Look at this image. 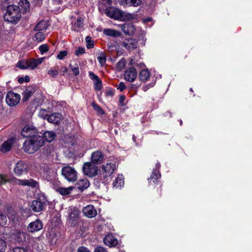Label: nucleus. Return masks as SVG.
Listing matches in <instances>:
<instances>
[{
	"mask_svg": "<svg viewBox=\"0 0 252 252\" xmlns=\"http://www.w3.org/2000/svg\"><path fill=\"white\" fill-rule=\"evenodd\" d=\"M23 137L27 138L23 144V151L30 154H33L44 144L41 134L33 126H25L21 131Z\"/></svg>",
	"mask_w": 252,
	"mask_h": 252,
	"instance_id": "1",
	"label": "nucleus"
},
{
	"mask_svg": "<svg viewBox=\"0 0 252 252\" xmlns=\"http://www.w3.org/2000/svg\"><path fill=\"white\" fill-rule=\"evenodd\" d=\"M21 15L19 7L14 5H11L7 7L6 12L3 18L5 21L17 23L21 18Z\"/></svg>",
	"mask_w": 252,
	"mask_h": 252,
	"instance_id": "2",
	"label": "nucleus"
},
{
	"mask_svg": "<svg viewBox=\"0 0 252 252\" xmlns=\"http://www.w3.org/2000/svg\"><path fill=\"white\" fill-rule=\"evenodd\" d=\"M62 174L68 181L74 182L77 179V173L74 168L69 166H65L62 169Z\"/></svg>",
	"mask_w": 252,
	"mask_h": 252,
	"instance_id": "3",
	"label": "nucleus"
},
{
	"mask_svg": "<svg viewBox=\"0 0 252 252\" xmlns=\"http://www.w3.org/2000/svg\"><path fill=\"white\" fill-rule=\"evenodd\" d=\"M9 183L12 185H18L23 186H29L32 188H36L38 187V183L33 180L30 179H18L15 177L10 178Z\"/></svg>",
	"mask_w": 252,
	"mask_h": 252,
	"instance_id": "4",
	"label": "nucleus"
},
{
	"mask_svg": "<svg viewBox=\"0 0 252 252\" xmlns=\"http://www.w3.org/2000/svg\"><path fill=\"white\" fill-rule=\"evenodd\" d=\"M82 170L85 175L91 177L96 175L98 171L97 167L92 161L84 163Z\"/></svg>",
	"mask_w": 252,
	"mask_h": 252,
	"instance_id": "5",
	"label": "nucleus"
},
{
	"mask_svg": "<svg viewBox=\"0 0 252 252\" xmlns=\"http://www.w3.org/2000/svg\"><path fill=\"white\" fill-rule=\"evenodd\" d=\"M116 168V165L114 163H107L102 166L101 174L104 179H106L113 174Z\"/></svg>",
	"mask_w": 252,
	"mask_h": 252,
	"instance_id": "6",
	"label": "nucleus"
},
{
	"mask_svg": "<svg viewBox=\"0 0 252 252\" xmlns=\"http://www.w3.org/2000/svg\"><path fill=\"white\" fill-rule=\"evenodd\" d=\"M20 98L21 97L19 94L9 92L6 95L5 100L8 105L13 106L19 103Z\"/></svg>",
	"mask_w": 252,
	"mask_h": 252,
	"instance_id": "7",
	"label": "nucleus"
},
{
	"mask_svg": "<svg viewBox=\"0 0 252 252\" xmlns=\"http://www.w3.org/2000/svg\"><path fill=\"white\" fill-rule=\"evenodd\" d=\"M103 11H104L105 14L110 18L119 20L120 18L121 10L118 8L110 7L106 8L105 10H103Z\"/></svg>",
	"mask_w": 252,
	"mask_h": 252,
	"instance_id": "8",
	"label": "nucleus"
},
{
	"mask_svg": "<svg viewBox=\"0 0 252 252\" xmlns=\"http://www.w3.org/2000/svg\"><path fill=\"white\" fill-rule=\"evenodd\" d=\"M122 45L126 50L131 51L137 48L138 42L134 38H126L122 42Z\"/></svg>",
	"mask_w": 252,
	"mask_h": 252,
	"instance_id": "9",
	"label": "nucleus"
},
{
	"mask_svg": "<svg viewBox=\"0 0 252 252\" xmlns=\"http://www.w3.org/2000/svg\"><path fill=\"white\" fill-rule=\"evenodd\" d=\"M26 233L20 230H16L11 234L10 241L13 243L22 242L25 241Z\"/></svg>",
	"mask_w": 252,
	"mask_h": 252,
	"instance_id": "10",
	"label": "nucleus"
},
{
	"mask_svg": "<svg viewBox=\"0 0 252 252\" xmlns=\"http://www.w3.org/2000/svg\"><path fill=\"white\" fill-rule=\"evenodd\" d=\"M137 76V71L134 67H130L127 69L124 73L125 79L131 82H133L135 80Z\"/></svg>",
	"mask_w": 252,
	"mask_h": 252,
	"instance_id": "11",
	"label": "nucleus"
},
{
	"mask_svg": "<svg viewBox=\"0 0 252 252\" xmlns=\"http://www.w3.org/2000/svg\"><path fill=\"white\" fill-rule=\"evenodd\" d=\"M104 159V155L100 151H96L91 155V161L94 164H99Z\"/></svg>",
	"mask_w": 252,
	"mask_h": 252,
	"instance_id": "12",
	"label": "nucleus"
},
{
	"mask_svg": "<svg viewBox=\"0 0 252 252\" xmlns=\"http://www.w3.org/2000/svg\"><path fill=\"white\" fill-rule=\"evenodd\" d=\"M43 227L42 222L39 220H36L31 222L27 227V230L32 233L36 232L41 230Z\"/></svg>",
	"mask_w": 252,
	"mask_h": 252,
	"instance_id": "13",
	"label": "nucleus"
},
{
	"mask_svg": "<svg viewBox=\"0 0 252 252\" xmlns=\"http://www.w3.org/2000/svg\"><path fill=\"white\" fill-rule=\"evenodd\" d=\"M83 212L85 216L92 218L97 215V211L92 205H88L83 209Z\"/></svg>",
	"mask_w": 252,
	"mask_h": 252,
	"instance_id": "14",
	"label": "nucleus"
},
{
	"mask_svg": "<svg viewBox=\"0 0 252 252\" xmlns=\"http://www.w3.org/2000/svg\"><path fill=\"white\" fill-rule=\"evenodd\" d=\"M27 169V165L23 161L18 162L14 169L15 174L20 176L22 175Z\"/></svg>",
	"mask_w": 252,
	"mask_h": 252,
	"instance_id": "15",
	"label": "nucleus"
},
{
	"mask_svg": "<svg viewBox=\"0 0 252 252\" xmlns=\"http://www.w3.org/2000/svg\"><path fill=\"white\" fill-rule=\"evenodd\" d=\"M14 143V139L10 138L4 141L0 146V151L2 153H6L10 150Z\"/></svg>",
	"mask_w": 252,
	"mask_h": 252,
	"instance_id": "16",
	"label": "nucleus"
},
{
	"mask_svg": "<svg viewBox=\"0 0 252 252\" xmlns=\"http://www.w3.org/2000/svg\"><path fill=\"white\" fill-rule=\"evenodd\" d=\"M104 244L109 247H114L118 244V240L112 234L107 235L103 239Z\"/></svg>",
	"mask_w": 252,
	"mask_h": 252,
	"instance_id": "17",
	"label": "nucleus"
},
{
	"mask_svg": "<svg viewBox=\"0 0 252 252\" xmlns=\"http://www.w3.org/2000/svg\"><path fill=\"white\" fill-rule=\"evenodd\" d=\"M62 119V115L59 113H54L47 117L49 123L58 125Z\"/></svg>",
	"mask_w": 252,
	"mask_h": 252,
	"instance_id": "18",
	"label": "nucleus"
},
{
	"mask_svg": "<svg viewBox=\"0 0 252 252\" xmlns=\"http://www.w3.org/2000/svg\"><path fill=\"white\" fill-rule=\"evenodd\" d=\"M44 58H38V59H30L27 60L28 63V68H30L31 69H34L38 65L41 64L43 62Z\"/></svg>",
	"mask_w": 252,
	"mask_h": 252,
	"instance_id": "19",
	"label": "nucleus"
},
{
	"mask_svg": "<svg viewBox=\"0 0 252 252\" xmlns=\"http://www.w3.org/2000/svg\"><path fill=\"white\" fill-rule=\"evenodd\" d=\"M31 208L34 212H40L43 209V203L39 200H33L32 202Z\"/></svg>",
	"mask_w": 252,
	"mask_h": 252,
	"instance_id": "20",
	"label": "nucleus"
},
{
	"mask_svg": "<svg viewBox=\"0 0 252 252\" xmlns=\"http://www.w3.org/2000/svg\"><path fill=\"white\" fill-rule=\"evenodd\" d=\"M136 18V15L121 11L119 20L130 21Z\"/></svg>",
	"mask_w": 252,
	"mask_h": 252,
	"instance_id": "21",
	"label": "nucleus"
},
{
	"mask_svg": "<svg viewBox=\"0 0 252 252\" xmlns=\"http://www.w3.org/2000/svg\"><path fill=\"white\" fill-rule=\"evenodd\" d=\"M77 186L78 189L83 191L84 189H87L90 186V183L89 181L86 179H83L82 180H79L77 184Z\"/></svg>",
	"mask_w": 252,
	"mask_h": 252,
	"instance_id": "22",
	"label": "nucleus"
},
{
	"mask_svg": "<svg viewBox=\"0 0 252 252\" xmlns=\"http://www.w3.org/2000/svg\"><path fill=\"white\" fill-rule=\"evenodd\" d=\"M103 32L107 36L113 37H118L121 35V33L119 31L111 29H104L103 31Z\"/></svg>",
	"mask_w": 252,
	"mask_h": 252,
	"instance_id": "23",
	"label": "nucleus"
},
{
	"mask_svg": "<svg viewBox=\"0 0 252 252\" xmlns=\"http://www.w3.org/2000/svg\"><path fill=\"white\" fill-rule=\"evenodd\" d=\"M141 0H122L121 4L123 5L138 6L141 4Z\"/></svg>",
	"mask_w": 252,
	"mask_h": 252,
	"instance_id": "24",
	"label": "nucleus"
},
{
	"mask_svg": "<svg viewBox=\"0 0 252 252\" xmlns=\"http://www.w3.org/2000/svg\"><path fill=\"white\" fill-rule=\"evenodd\" d=\"M84 18L79 17L74 22L72 26V28L74 31H78L79 29L82 28L84 26Z\"/></svg>",
	"mask_w": 252,
	"mask_h": 252,
	"instance_id": "25",
	"label": "nucleus"
},
{
	"mask_svg": "<svg viewBox=\"0 0 252 252\" xmlns=\"http://www.w3.org/2000/svg\"><path fill=\"white\" fill-rule=\"evenodd\" d=\"M44 141H46L48 142L52 141L56 137V134L53 131H46L42 135Z\"/></svg>",
	"mask_w": 252,
	"mask_h": 252,
	"instance_id": "26",
	"label": "nucleus"
},
{
	"mask_svg": "<svg viewBox=\"0 0 252 252\" xmlns=\"http://www.w3.org/2000/svg\"><path fill=\"white\" fill-rule=\"evenodd\" d=\"M124 184V177L119 175L113 182V187L116 189L121 188Z\"/></svg>",
	"mask_w": 252,
	"mask_h": 252,
	"instance_id": "27",
	"label": "nucleus"
},
{
	"mask_svg": "<svg viewBox=\"0 0 252 252\" xmlns=\"http://www.w3.org/2000/svg\"><path fill=\"white\" fill-rule=\"evenodd\" d=\"M73 187H69L68 188H58L57 191L62 195H66L70 194L73 189Z\"/></svg>",
	"mask_w": 252,
	"mask_h": 252,
	"instance_id": "28",
	"label": "nucleus"
},
{
	"mask_svg": "<svg viewBox=\"0 0 252 252\" xmlns=\"http://www.w3.org/2000/svg\"><path fill=\"white\" fill-rule=\"evenodd\" d=\"M150 73L147 69H143L139 73V78L141 81L146 82L148 81L150 78Z\"/></svg>",
	"mask_w": 252,
	"mask_h": 252,
	"instance_id": "29",
	"label": "nucleus"
},
{
	"mask_svg": "<svg viewBox=\"0 0 252 252\" xmlns=\"http://www.w3.org/2000/svg\"><path fill=\"white\" fill-rule=\"evenodd\" d=\"M48 26V23L45 21H41L37 23L34 27V31H42L47 29Z\"/></svg>",
	"mask_w": 252,
	"mask_h": 252,
	"instance_id": "30",
	"label": "nucleus"
},
{
	"mask_svg": "<svg viewBox=\"0 0 252 252\" xmlns=\"http://www.w3.org/2000/svg\"><path fill=\"white\" fill-rule=\"evenodd\" d=\"M21 10H23L24 13L30 11V5L29 2L27 0H21L19 2Z\"/></svg>",
	"mask_w": 252,
	"mask_h": 252,
	"instance_id": "31",
	"label": "nucleus"
},
{
	"mask_svg": "<svg viewBox=\"0 0 252 252\" xmlns=\"http://www.w3.org/2000/svg\"><path fill=\"white\" fill-rule=\"evenodd\" d=\"M159 177H160V175L159 174H157L156 171H153L150 178L148 179L149 184H152V183H153L154 184H156L158 183V179Z\"/></svg>",
	"mask_w": 252,
	"mask_h": 252,
	"instance_id": "32",
	"label": "nucleus"
},
{
	"mask_svg": "<svg viewBox=\"0 0 252 252\" xmlns=\"http://www.w3.org/2000/svg\"><path fill=\"white\" fill-rule=\"evenodd\" d=\"M47 73L49 77L56 78L59 75V71L56 67H53L47 70Z\"/></svg>",
	"mask_w": 252,
	"mask_h": 252,
	"instance_id": "33",
	"label": "nucleus"
},
{
	"mask_svg": "<svg viewBox=\"0 0 252 252\" xmlns=\"http://www.w3.org/2000/svg\"><path fill=\"white\" fill-rule=\"evenodd\" d=\"M45 39V35L42 32L38 31L34 34V40L38 42L43 41Z\"/></svg>",
	"mask_w": 252,
	"mask_h": 252,
	"instance_id": "34",
	"label": "nucleus"
},
{
	"mask_svg": "<svg viewBox=\"0 0 252 252\" xmlns=\"http://www.w3.org/2000/svg\"><path fill=\"white\" fill-rule=\"evenodd\" d=\"M126 64V60L124 58L121 59L116 64V69L117 71H120L124 69Z\"/></svg>",
	"mask_w": 252,
	"mask_h": 252,
	"instance_id": "35",
	"label": "nucleus"
},
{
	"mask_svg": "<svg viewBox=\"0 0 252 252\" xmlns=\"http://www.w3.org/2000/svg\"><path fill=\"white\" fill-rule=\"evenodd\" d=\"M79 216V211L76 209H73L70 210V212L69 215V219L73 221L76 220Z\"/></svg>",
	"mask_w": 252,
	"mask_h": 252,
	"instance_id": "36",
	"label": "nucleus"
},
{
	"mask_svg": "<svg viewBox=\"0 0 252 252\" xmlns=\"http://www.w3.org/2000/svg\"><path fill=\"white\" fill-rule=\"evenodd\" d=\"M10 178L5 174H0V186L9 183Z\"/></svg>",
	"mask_w": 252,
	"mask_h": 252,
	"instance_id": "37",
	"label": "nucleus"
},
{
	"mask_svg": "<svg viewBox=\"0 0 252 252\" xmlns=\"http://www.w3.org/2000/svg\"><path fill=\"white\" fill-rule=\"evenodd\" d=\"M97 60L101 66L104 65L105 64L106 61L105 55L103 53H100L97 57Z\"/></svg>",
	"mask_w": 252,
	"mask_h": 252,
	"instance_id": "38",
	"label": "nucleus"
},
{
	"mask_svg": "<svg viewBox=\"0 0 252 252\" xmlns=\"http://www.w3.org/2000/svg\"><path fill=\"white\" fill-rule=\"evenodd\" d=\"M32 93V92L29 89H26L23 94V100L27 101L31 96Z\"/></svg>",
	"mask_w": 252,
	"mask_h": 252,
	"instance_id": "39",
	"label": "nucleus"
},
{
	"mask_svg": "<svg viewBox=\"0 0 252 252\" xmlns=\"http://www.w3.org/2000/svg\"><path fill=\"white\" fill-rule=\"evenodd\" d=\"M126 30L128 32H129L128 33H126V34L130 35L132 34L134 32L135 28L133 25L131 24H126Z\"/></svg>",
	"mask_w": 252,
	"mask_h": 252,
	"instance_id": "40",
	"label": "nucleus"
},
{
	"mask_svg": "<svg viewBox=\"0 0 252 252\" xmlns=\"http://www.w3.org/2000/svg\"><path fill=\"white\" fill-rule=\"evenodd\" d=\"M92 106L94 110L96 111L98 114L102 115L104 114V111L97 104L93 103Z\"/></svg>",
	"mask_w": 252,
	"mask_h": 252,
	"instance_id": "41",
	"label": "nucleus"
},
{
	"mask_svg": "<svg viewBox=\"0 0 252 252\" xmlns=\"http://www.w3.org/2000/svg\"><path fill=\"white\" fill-rule=\"evenodd\" d=\"M16 66L19 67L21 69H27L28 68L27 61H21L19 62Z\"/></svg>",
	"mask_w": 252,
	"mask_h": 252,
	"instance_id": "42",
	"label": "nucleus"
},
{
	"mask_svg": "<svg viewBox=\"0 0 252 252\" xmlns=\"http://www.w3.org/2000/svg\"><path fill=\"white\" fill-rule=\"evenodd\" d=\"M86 41L87 43L86 46L88 49H91L94 47V42L91 40V37L90 36H87L86 37Z\"/></svg>",
	"mask_w": 252,
	"mask_h": 252,
	"instance_id": "43",
	"label": "nucleus"
},
{
	"mask_svg": "<svg viewBox=\"0 0 252 252\" xmlns=\"http://www.w3.org/2000/svg\"><path fill=\"white\" fill-rule=\"evenodd\" d=\"M11 252H32L30 250L24 248L17 247L14 248Z\"/></svg>",
	"mask_w": 252,
	"mask_h": 252,
	"instance_id": "44",
	"label": "nucleus"
},
{
	"mask_svg": "<svg viewBox=\"0 0 252 252\" xmlns=\"http://www.w3.org/2000/svg\"><path fill=\"white\" fill-rule=\"evenodd\" d=\"M39 50L41 54H44L48 51V47L46 44H42L39 47Z\"/></svg>",
	"mask_w": 252,
	"mask_h": 252,
	"instance_id": "45",
	"label": "nucleus"
},
{
	"mask_svg": "<svg viewBox=\"0 0 252 252\" xmlns=\"http://www.w3.org/2000/svg\"><path fill=\"white\" fill-rule=\"evenodd\" d=\"M39 116L42 119H46L48 116V112L45 109H41L39 112Z\"/></svg>",
	"mask_w": 252,
	"mask_h": 252,
	"instance_id": "46",
	"label": "nucleus"
},
{
	"mask_svg": "<svg viewBox=\"0 0 252 252\" xmlns=\"http://www.w3.org/2000/svg\"><path fill=\"white\" fill-rule=\"evenodd\" d=\"M67 55V52L65 50L60 51L58 54L57 58L59 60H63Z\"/></svg>",
	"mask_w": 252,
	"mask_h": 252,
	"instance_id": "47",
	"label": "nucleus"
},
{
	"mask_svg": "<svg viewBox=\"0 0 252 252\" xmlns=\"http://www.w3.org/2000/svg\"><path fill=\"white\" fill-rule=\"evenodd\" d=\"M6 248V244L5 242L3 240L0 239V252H4Z\"/></svg>",
	"mask_w": 252,
	"mask_h": 252,
	"instance_id": "48",
	"label": "nucleus"
},
{
	"mask_svg": "<svg viewBox=\"0 0 252 252\" xmlns=\"http://www.w3.org/2000/svg\"><path fill=\"white\" fill-rule=\"evenodd\" d=\"M69 66L71 69L74 75L76 76L79 74V70L77 65H76V66L73 67L71 64H70Z\"/></svg>",
	"mask_w": 252,
	"mask_h": 252,
	"instance_id": "49",
	"label": "nucleus"
},
{
	"mask_svg": "<svg viewBox=\"0 0 252 252\" xmlns=\"http://www.w3.org/2000/svg\"><path fill=\"white\" fill-rule=\"evenodd\" d=\"M7 222L6 217L5 215L0 214V225H4L6 224Z\"/></svg>",
	"mask_w": 252,
	"mask_h": 252,
	"instance_id": "50",
	"label": "nucleus"
},
{
	"mask_svg": "<svg viewBox=\"0 0 252 252\" xmlns=\"http://www.w3.org/2000/svg\"><path fill=\"white\" fill-rule=\"evenodd\" d=\"M85 53V49L84 48H79L75 52V54L76 56L79 57Z\"/></svg>",
	"mask_w": 252,
	"mask_h": 252,
	"instance_id": "51",
	"label": "nucleus"
},
{
	"mask_svg": "<svg viewBox=\"0 0 252 252\" xmlns=\"http://www.w3.org/2000/svg\"><path fill=\"white\" fill-rule=\"evenodd\" d=\"M94 87H95V89L96 90H100L101 89V81L99 79L95 81V82L94 84Z\"/></svg>",
	"mask_w": 252,
	"mask_h": 252,
	"instance_id": "52",
	"label": "nucleus"
},
{
	"mask_svg": "<svg viewBox=\"0 0 252 252\" xmlns=\"http://www.w3.org/2000/svg\"><path fill=\"white\" fill-rule=\"evenodd\" d=\"M126 87L124 83L120 82L118 85L117 89L119 90L121 92H122L126 89Z\"/></svg>",
	"mask_w": 252,
	"mask_h": 252,
	"instance_id": "53",
	"label": "nucleus"
},
{
	"mask_svg": "<svg viewBox=\"0 0 252 252\" xmlns=\"http://www.w3.org/2000/svg\"><path fill=\"white\" fill-rule=\"evenodd\" d=\"M68 71V68L66 66H62L61 68L60 71V75L61 76H63L65 73H66Z\"/></svg>",
	"mask_w": 252,
	"mask_h": 252,
	"instance_id": "54",
	"label": "nucleus"
},
{
	"mask_svg": "<svg viewBox=\"0 0 252 252\" xmlns=\"http://www.w3.org/2000/svg\"><path fill=\"white\" fill-rule=\"evenodd\" d=\"M118 26L120 28L122 31H123V32L126 34V33H128L129 32H128L126 30V24H121V25H118Z\"/></svg>",
	"mask_w": 252,
	"mask_h": 252,
	"instance_id": "55",
	"label": "nucleus"
},
{
	"mask_svg": "<svg viewBox=\"0 0 252 252\" xmlns=\"http://www.w3.org/2000/svg\"><path fill=\"white\" fill-rule=\"evenodd\" d=\"M94 252H108L106 249L102 247H97L94 250Z\"/></svg>",
	"mask_w": 252,
	"mask_h": 252,
	"instance_id": "56",
	"label": "nucleus"
},
{
	"mask_svg": "<svg viewBox=\"0 0 252 252\" xmlns=\"http://www.w3.org/2000/svg\"><path fill=\"white\" fill-rule=\"evenodd\" d=\"M89 76H90V78L92 79V80L96 81V80L99 79L98 76H96V75H95L92 72H89Z\"/></svg>",
	"mask_w": 252,
	"mask_h": 252,
	"instance_id": "57",
	"label": "nucleus"
},
{
	"mask_svg": "<svg viewBox=\"0 0 252 252\" xmlns=\"http://www.w3.org/2000/svg\"><path fill=\"white\" fill-rule=\"evenodd\" d=\"M77 252H90V251L87 248L81 247L78 248Z\"/></svg>",
	"mask_w": 252,
	"mask_h": 252,
	"instance_id": "58",
	"label": "nucleus"
},
{
	"mask_svg": "<svg viewBox=\"0 0 252 252\" xmlns=\"http://www.w3.org/2000/svg\"><path fill=\"white\" fill-rule=\"evenodd\" d=\"M125 99H126V97L124 95L120 96L119 101H120V103H121V105H122V106L124 105V104H125L124 101H125Z\"/></svg>",
	"mask_w": 252,
	"mask_h": 252,
	"instance_id": "59",
	"label": "nucleus"
},
{
	"mask_svg": "<svg viewBox=\"0 0 252 252\" xmlns=\"http://www.w3.org/2000/svg\"><path fill=\"white\" fill-rule=\"evenodd\" d=\"M108 50L110 52H112L114 50V46L112 45H108Z\"/></svg>",
	"mask_w": 252,
	"mask_h": 252,
	"instance_id": "60",
	"label": "nucleus"
},
{
	"mask_svg": "<svg viewBox=\"0 0 252 252\" xmlns=\"http://www.w3.org/2000/svg\"><path fill=\"white\" fill-rule=\"evenodd\" d=\"M19 83H23L24 82H25L24 78V77H19L18 80Z\"/></svg>",
	"mask_w": 252,
	"mask_h": 252,
	"instance_id": "61",
	"label": "nucleus"
},
{
	"mask_svg": "<svg viewBox=\"0 0 252 252\" xmlns=\"http://www.w3.org/2000/svg\"><path fill=\"white\" fill-rule=\"evenodd\" d=\"M53 1L56 4H60L62 3V0H53Z\"/></svg>",
	"mask_w": 252,
	"mask_h": 252,
	"instance_id": "62",
	"label": "nucleus"
},
{
	"mask_svg": "<svg viewBox=\"0 0 252 252\" xmlns=\"http://www.w3.org/2000/svg\"><path fill=\"white\" fill-rule=\"evenodd\" d=\"M30 77L28 76H26L24 78V80H25V82H28L29 81H30Z\"/></svg>",
	"mask_w": 252,
	"mask_h": 252,
	"instance_id": "63",
	"label": "nucleus"
},
{
	"mask_svg": "<svg viewBox=\"0 0 252 252\" xmlns=\"http://www.w3.org/2000/svg\"><path fill=\"white\" fill-rule=\"evenodd\" d=\"M151 19L150 18H147L146 19H145L144 20V22H148L151 21Z\"/></svg>",
	"mask_w": 252,
	"mask_h": 252,
	"instance_id": "64",
	"label": "nucleus"
}]
</instances>
